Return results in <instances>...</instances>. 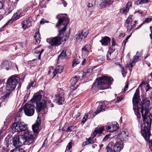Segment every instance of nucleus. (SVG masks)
Segmentation results:
<instances>
[{
    "label": "nucleus",
    "instance_id": "1",
    "mask_svg": "<svg viewBox=\"0 0 152 152\" xmlns=\"http://www.w3.org/2000/svg\"><path fill=\"white\" fill-rule=\"evenodd\" d=\"M150 103V101L148 100L146 101L145 104L146 103L147 104L146 107H146L145 109L144 108V106L142 105V102L140 104V106L141 107V113L144 122L141 126V132L142 136L146 140H148L151 135V127L152 120L150 116L151 114L147 109L149 107L148 105Z\"/></svg>",
    "mask_w": 152,
    "mask_h": 152
},
{
    "label": "nucleus",
    "instance_id": "2",
    "mask_svg": "<svg viewBox=\"0 0 152 152\" xmlns=\"http://www.w3.org/2000/svg\"><path fill=\"white\" fill-rule=\"evenodd\" d=\"M35 137L29 131H27L24 136H15L12 138V142L15 147L20 146L22 145H27L29 146L35 142Z\"/></svg>",
    "mask_w": 152,
    "mask_h": 152
},
{
    "label": "nucleus",
    "instance_id": "3",
    "mask_svg": "<svg viewBox=\"0 0 152 152\" xmlns=\"http://www.w3.org/2000/svg\"><path fill=\"white\" fill-rule=\"evenodd\" d=\"M111 83L110 78L106 76H102L97 78L93 85L94 86L97 83L96 85L100 89L103 90L109 88Z\"/></svg>",
    "mask_w": 152,
    "mask_h": 152
},
{
    "label": "nucleus",
    "instance_id": "4",
    "mask_svg": "<svg viewBox=\"0 0 152 152\" xmlns=\"http://www.w3.org/2000/svg\"><path fill=\"white\" fill-rule=\"evenodd\" d=\"M19 80V78L16 75L10 77L7 81L6 90L10 92L14 90Z\"/></svg>",
    "mask_w": 152,
    "mask_h": 152
},
{
    "label": "nucleus",
    "instance_id": "5",
    "mask_svg": "<svg viewBox=\"0 0 152 152\" xmlns=\"http://www.w3.org/2000/svg\"><path fill=\"white\" fill-rule=\"evenodd\" d=\"M140 98L139 89V88H137L136 89L132 99L133 110L136 115L140 114V108L141 109V107L140 106V104L138 103Z\"/></svg>",
    "mask_w": 152,
    "mask_h": 152
},
{
    "label": "nucleus",
    "instance_id": "6",
    "mask_svg": "<svg viewBox=\"0 0 152 152\" xmlns=\"http://www.w3.org/2000/svg\"><path fill=\"white\" fill-rule=\"evenodd\" d=\"M11 129L14 132L19 133L25 131L27 129V125L19 119L17 121L15 119L14 123L11 125Z\"/></svg>",
    "mask_w": 152,
    "mask_h": 152
},
{
    "label": "nucleus",
    "instance_id": "7",
    "mask_svg": "<svg viewBox=\"0 0 152 152\" xmlns=\"http://www.w3.org/2000/svg\"><path fill=\"white\" fill-rule=\"evenodd\" d=\"M69 19L68 17H64V18L59 19L56 25V27H59L62 24L64 26V27L62 29L59 30L58 31V36L62 39L64 36V32L66 30V27L69 23Z\"/></svg>",
    "mask_w": 152,
    "mask_h": 152
},
{
    "label": "nucleus",
    "instance_id": "8",
    "mask_svg": "<svg viewBox=\"0 0 152 152\" xmlns=\"http://www.w3.org/2000/svg\"><path fill=\"white\" fill-rule=\"evenodd\" d=\"M35 108V105L33 103H27L23 106V110L25 114L28 116H32L34 113Z\"/></svg>",
    "mask_w": 152,
    "mask_h": 152
},
{
    "label": "nucleus",
    "instance_id": "9",
    "mask_svg": "<svg viewBox=\"0 0 152 152\" xmlns=\"http://www.w3.org/2000/svg\"><path fill=\"white\" fill-rule=\"evenodd\" d=\"M62 39L59 36H57L51 39H48L47 41L52 46H58L61 43V40Z\"/></svg>",
    "mask_w": 152,
    "mask_h": 152
},
{
    "label": "nucleus",
    "instance_id": "10",
    "mask_svg": "<svg viewBox=\"0 0 152 152\" xmlns=\"http://www.w3.org/2000/svg\"><path fill=\"white\" fill-rule=\"evenodd\" d=\"M65 99L63 93H58L55 95L54 102L58 105L64 104Z\"/></svg>",
    "mask_w": 152,
    "mask_h": 152
},
{
    "label": "nucleus",
    "instance_id": "11",
    "mask_svg": "<svg viewBox=\"0 0 152 152\" xmlns=\"http://www.w3.org/2000/svg\"><path fill=\"white\" fill-rule=\"evenodd\" d=\"M88 34V31L86 29H83L80 32L76 35L75 38L77 39H84L87 36Z\"/></svg>",
    "mask_w": 152,
    "mask_h": 152
},
{
    "label": "nucleus",
    "instance_id": "12",
    "mask_svg": "<svg viewBox=\"0 0 152 152\" xmlns=\"http://www.w3.org/2000/svg\"><path fill=\"white\" fill-rule=\"evenodd\" d=\"M79 76H75L72 77L70 80L71 86L70 88L72 90L76 89L78 87L77 85H76V83L79 79Z\"/></svg>",
    "mask_w": 152,
    "mask_h": 152
},
{
    "label": "nucleus",
    "instance_id": "13",
    "mask_svg": "<svg viewBox=\"0 0 152 152\" xmlns=\"http://www.w3.org/2000/svg\"><path fill=\"white\" fill-rule=\"evenodd\" d=\"M71 55V52L69 50L64 51L63 50L58 57V60L67 58Z\"/></svg>",
    "mask_w": 152,
    "mask_h": 152
},
{
    "label": "nucleus",
    "instance_id": "14",
    "mask_svg": "<svg viewBox=\"0 0 152 152\" xmlns=\"http://www.w3.org/2000/svg\"><path fill=\"white\" fill-rule=\"evenodd\" d=\"M124 147L123 143L122 142H118L115 143L113 146V151L114 152H119Z\"/></svg>",
    "mask_w": 152,
    "mask_h": 152
},
{
    "label": "nucleus",
    "instance_id": "15",
    "mask_svg": "<svg viewBox=\"0 0 152 152\" xmlns=\"http://www.w3.org/2000/svg\"><path fill=\"white\" fill-rule=\"evenodd\" d=\"M42 97V95L39 93L35 94H34L33 98L31 100V103H33V104H35V103H37V101H39Z\"/></svg>",
    "mask_w": 152,
    "mask_h": 152
},
{
    "label": "nucleus",
    "instance_id": "16",
    "mask_svg": "<svg viewBox=\"0 0 152 152\" xmlns=\"http://www.w3.org/2000/svg\"><path fill=\"white\" fill-rule=\"evenodd\" d=\"M103 102L102 101L97 102H96V104H99V107H98L97 108V110L95 113L96 115L100 113L106 108V105L104 104H103Z\"/></svg>",
    "mask_w": 152,
    "mask_h": 152
},
{
    "label": "nucleus",
    "instance_id": "17",
    "mask_svg": "<svg viewBox=\"0 0 152 152\" xmlns=\"http://www.w3.org/2000/svg\"><path fill=\"white\" fill-rule=\"evenodd\" d=\"M35 104L36 105L37 110L38 112H40L45 107V102L44 101L39 103H35Z\"/></svg>",
    "mask_w": 152,
    "mask_h": 152
},
{
    "label": "nucleus",
    "instance_id": "18",
    "mask_svg": "<svg viewBox=\"0 0 152 152\" xmlns=\"http://www.w3.org/2000/svg\"><path fill=\"white\" fill-rule=\"evenodd\" d=\"M102 39L99 41L101 42L102 45L107 46L108 45L109 43L110 42V39L108 37H102Z\"/></svg>",
    "mask_w": 152,
    "mask_h": 152
},
{
    "label": "nucleus",
    "instance_id": "19",
    "mask_svg": "<svg viewBox=\"0 0 152 152\" xmlns=\"http://www.w3.org/2000/svg\"><path fill=\"white\" fill-rule=\"evenodd\" d=\"M40 126V123L39 122H37L33 124L32 126V129L33 131L35 134H37L39 132V127Z\"/></svg>",
    "mask_w": 152,
    "mask_h": 152
},
{
    "label": "nucleus",
    "instance_id": "20",
    "mask_svg": "<svg viewBox=\"0 0 152 152\" xmlns=\"http://www.w3.org/2000/svg\"><path fill=\"white\" fill-rule=\"evenodd\" d=\"M22 27L24 28H28L31 25V20L28 18L26 19V20L23 21L21 23Z\"/></svg>",
    "mask_w": 152,
    "mask_h": 152
},
{
    "label": "nucleus",
    "instance_id": "21",
    "mask_svg": "<svg viewBox=\"0 0 152 152\" xmlns=\"http://www.w3.org/2000/svg\"><path fill=\"white\" fill-rule=\"evenodd\" d=\"M63 69V66L61 65H58L57 66L55 70L53 72V77L55 76L58 73H61Z\"/></svg>",
    "mask_w": 152,
    "mask_h": 152
},
{
    "label": "nucleus",
    "instance_id": "22",
    "mask_svg": "<svg viewBox=\"0 0 152 152\" xmlns=\"http://www.w3.org/2000/svg\"><path fill=\"white\" fill-rule=\"evenodd\" d=\"M113 2V0H104L101 3L100 5V7L102 8L106 7L107 5H109Z\"/></svg>",
    "mask_w": 152,
    "mask_h": 152
},
{
    "label": "nucleus",
    "instance_id": "23",
    "mask_svg": "<svg viewBox=\"0 0 152 152\" xmlns=\"http://www.w3.org/2000/svg\"><path fill=\"white\" fill-rule=\"evenodd\" d=\"M91 49V47L89 45H86L82 49V55L87 54H88V53Z\"/></svg>",
    "mask_w": 152,
    "mask_h": 152
},
{
    "label": "nucleus",
    "instance_id": "24",
    "mask_svg": "<svg viewBox=\"0 0 152 152\" xmlns=\"http://www.w3.org/2000/svg\"><path fill=\"white\" fill-rule=\"evenodd\" d=\"M31 147L29 146L28 149H25V150L22 148H15L11 151V152H26L27 151L28 152L30 150ZM24 148L26 149V147H24Z\"/></svg>",
    "mask_w": 152,
    "mask_h": 152
},
{
    "label": "nucleus",
    "instance_id": "25",
    "mask_svg": "<svg viewBox=\"0 0 152 152\" xmlns=\"http://www.w3.org/2000/svg\"><path fill=\"white\" fill-rule=\"evenodd\" d=\"M63 131L66 132H74L76 130L77 127L76 126H73L69 127L66 129H64V127L63 128Z\"/></svg>",
    "mask_w": 152,
    "mask_h": 152
},
{
    "label": "nucleus",
    "instance_id": "26",
    "mask_svg": "<svg viewBox=\"0 0 152 152\" xmlns=\"http://www.w3.org/2000/svg\"><path fill=\"white\" fill-rule=\"evenodd\" d=\"M1 66L2 69H5L7 70H8L9 67L8 62L7 61H4L1 63Z\"/></svg>",
    "mask_w": 152,
    "mask_h": 152
},
{
    "label": "nucleus",
    "instance_id": "27",
    "mask_svg": "<svg viewBox=\"0 0 152 152\" xmlns=\"http://www.w3.org/2000/svg\"><path fill=\"white\" fill-rule=\"evenodd\" d=\"M104 128L101 127L100 128H96L95 129L93 132V134L96 136V135L98 133L99 134L102 133L104 130Z\"/></svg>",
    "mask_w": 152,
    "mask_h": 152
},
{
    "label": "nucleus",
    "instance_id": "28",
    "mask_svg": "<svg viewBox=\"0 0 152 152\" xmlns=\"http://www.w3.org/2000/svg\"><path fill=\"white\" fill-rule=\"evenodd\" d=\"M34 37L35 40V44H38L40 43V34L39 32H37L35 33L34 36Z\"/></svg>",
    "mask_w": 152,
    "mask_h": 152
},
{
    "label": "nucleus",
    "instance_id": "29",
    "mask_svg": "<svg viewBox=\"0 0 152 152\" xmlns=\"http://www.w3.org/2000/svg\"><path fill=\"white\" fill-rule=\"evenodd\" d=\"M94 143V141L92 138L89 137L88 138L86 139V141L84 142V145L92 144Z\"/></svg>",
    "mask_w": 152,
    "mask_h": 152
},
{
    "label": "nucleus",
    "instance_id": "30",
    "mask_svg": "<svg viewBox=\"0 0 152 152\" xmlns=\"http://www.w3.org/2000/svg\"><path fill=\"white\" fill-rule=\"evenodd\" d=\"M128 133H126L124 131L122 132L120 135V136H121L123 138L121 139V140L125 141L126 139H127V137H128Z\"/></svg>",
    "mask_w": 152,
    "mask_h": 152
},
{
    "label": "nucleus",
    "instance_id": "31",
    "mask_svg": "<svg viewBox=\"0 0 152 152\" xmlns=\"http://www.w3.org/2000/svg\"><path fill=\"white\" fill-rule=\"evenodd\" d=\"M20 17V12L18 11L13 16V20H16L19 19Z\"/></svg>",
    "mask_w": 152,
    "mask_h": 152
},
{
    "label": "nucleus",
    "instance_id": "32",
    "mask_svg": "<svg viewBox=\"0 0 152 152\" xmlns=\"http://www.w3.org/2000/svg\"><path fill=\"white\" fill-rule=\"evenodd\" d=\"M139 53L138 51L137 52L136 54L134 57V59L132 61V63H135L138 61L139 59Z\"/></svg>",
    "mask_w": 152,
    "mask_h": 152
},
{
    "label": "nucleus",
    "instance_id": "33",
    "mask_svg": "<svg viewBox=\"0 0 152 152\" xmlns=\"http://www.w3.org/2000/svg\"><path fill=\"white\" fill-rule=\"evenodd\" d=\"M148 2V0H138L135 2L136 5L141 4L144 3H147Z\"/></svg>",
    "mask_w": 152,
    "mask_h": 152
},
{
    "label": "nucleus",
    "instance_id": "34",
    "mask_svg": "<svg viewBox=\"0 0 152 152\" xmlns=\"http://www.w3.org/2000/svg\"><path fill=\"white\" fill-rule=\"evenodd\" d=\"M6 142V145L7 147L10 145L12 144V139H9L7 137L5 139Z\"/></svg>",
    "mask_w": 152,
    "mask_h": 152
},
{
    "label": "nucleus",
    "instance_id": "35",
    "mask_svg": "<svg viewBox=\"0 0 152 152\" xmlns=\"http://www.w3.org/2000/svg\"><path fill=\"white\" fill-rule=\"evenodd\" d=\"M13 22L12 19H10L9 21H8L3 27H2L1 28H0V31H2L4 28H5V27L9 23H12Z\"/></svg>",
    "mask_w": 152,
    "mask_h": 152
},
{
    "label": "nucleus",
    "instance_id": "36",
    "mask_svg": "<svg viewBox=\"0 0 152 152\" xmlns=\"http://www.w3.org/2000/svg\"><path fill=\"white\" fill-rule=\"evenodd\" d=\"M112 145L109 144L106 148L107 152H113L112 149L111 148Z\"/></svg>",
    "mask_w": 152,
    "mask_h": 152
},
{
    "label": "nucleus",
    "instance_id": "37",
    "mask_svg": "<svg viewBox=\"0 0 152 152\" xmlns=\"http://www.w3.org/2000/svg\"><path fill=\"white\" fill-rule=\"evenodd\" d=\"M118 65L121 68V72L122 75H123L124 77H125V75L126 74V72L125 71L124 67L122 66L120 64H119Z\"/></svg>",
    "mask_w": 152,
    "mask_h": 152
},
{
    "label": "nucleus",
    "instance_id": "38",
    "mask_svg": "<svg viewBox=\"0 0 152 152\" xmlns=\"http://www.w3.org/2000/svg\"><path fill=\"white\" fill-rule=\"evenodd\" d=\"M72 140H71L70 142L68 143L65 152H66L68 151H69L72 148Z\"/></svg>",
    "mask_w": 152,
    "mask_h": 152
},
{
    "label": "nucleus",
    "instance_id": "39",
    "mask_svg": "<svg viewBox=\"0 0 152 152\" xmlns=\"http://www.w3.org/2000/svg\"><path fill=\"white\" fill-rule=\"evenodd\" d=\"M129 10V7H126V8L125 9H122L121 10L120 12H121L122 13H125L126 12H128Z\"/></svg>",
    "mask_w": 152,
    "mask_h": 152
},
{
    "label": "nucleus",
    "instance_id": "40",
    "mask_svg": "<svg viewBox=\"0 0 152 152\" xmlns=\"http://www.w3.org/2000/svg\"><path fill=\"white\" fill-rule=\"evenodd\" d=\"M79 63L80 61H79L77 59H75L73 61L72 66L73 67L75 66H76L77 64H78Z\"/></svg>",
    "mask_w": 152,
    "mask_h": 152
},
{
    "label": "nucleus",
    "instance_id": "41",
    "mask_svg": "<svg viewBox=\"0 0 152 152\" xmlns=\"http://www.w3.org/2000/svg\"><path fill=\"white\" fill-rule=\"evenodd\" d=\"M152 20V16H150L149 18H146L143 21L144 23H148Z\"/></svg>",
    "mask_w": 152,
    "mask_h": 152
},
{
    "label": "nucleus",
    "instance_id": "42",
    "mask_svg": "<svg viewBox=\"0 0 152 152\" xmlns=\"http://www.w3.org/2000/svg\"><path fill=\"white\" fill-rule=\"evenodd\" d=\"M146 141L149 140V148L150 151L152 152V139L149 140V139L148 140H146Z\"/></svg>",
    "mask_w": 152,
    "mask_h": 152
},
{
    "label": "nucleus",
    "instance_id": "43",
    "mask_svg": "<svg viewBox=\"0 0 152 152\" xmlns=\"http://www.w3.org/2000/svg\"><path fill=\"white\" fill-rule=\"evenodd\" d=\"M112 127L113 129V131H115L118 130V129L117 123L115 124L114 125H113Z\"/></svg>",
    "mask_w": 152,
    "mask_h": 152
},
{
    "label": "nucleus",
    "instance_id": "44",
    "mask_svg": "<svg viewBox=\"0 0 152 152\" xmlns=\"http://www.w3.org/2000/svg\"><path fill=\"white\" fill-rule=\"evenodd\" d=\"M10 94V93H6L4 96H3L2 99H8L9 96Z\"/></svg>",
    "mask_w": 152,
    "mask_h": 152
},
{
    "label": "nucleus",
    "instance_id": "45",
    "mask_svg": "<svg viewBox=\"0 0 152 152\" xmlns=\"http://www.w3.org/2000/svg\"><path fill=\"white\" fill-rule=\"evenodd\" d=\"M0 152H8V151L7 149L4 147L1 148V149H0Z\"/></svg>",
    "mask_w": 152,
    "mask_h": 152
},
{
    "label": "nucleus",
    "instance_id": "46",
    "mask_svg": "<svg viewBox=\"0 0 152 152\" xmlns=\"http://www.w3.org/2000/svg\"><path fill=\"white\" fill-rule=\"evenodd\" d=\"M48 22V21L45 20L44 18H42L39 22V23L41 24H42L44 23H45Z\"/></svg>",
    "mask_w": 152,
    "mask_h": 152
},
{
    "label": "nucleus",
    "instance_id": "47",
    "mask_svg": "<svg viewBox=\"0 0 152 152\" xmlns=\"http://www.w3.org/2000/svg\"><path fill=\"white\" fill-rule=\"evenodd\" d=\"M132 21V19L131 17H129L126 20V23L127 24H129L130 22Z\"/></svg>",
    "mask_w": 152,
    "mask_h": 152
},
{
    "label": "nucleus",
    "instance_id": "48",
    "mask_svg": "<svg viewBox=\"0 0 152 152\" xmlns=\"http://www.w3.org/2000/svg\"><path fill=\"white\" fill-rule=\"evenodd\" d=\"M131 36V35H129V36H128L123 41V43L124 44V45L126 44V42H127V41L128 40V39Z\"/></svg>",
    "mask_w": 152,
    "mask_h": 152
},
{
    "label": "nucleus",
    "instance_id": "49",
    "mask_svg": "<svg viewBox=\"0 0 152 152\" xmlns=\"http://www.w3.org/2000/svg\"><path fill=\"white\" fill-rule=\"evenodd\" d=\"M44 50L43 49H42L40 51H38V53H39V55L38 56V59H41V55L42 54V53L44 51Z\"/></svg>",
    "mask_w": 152,
    "mask_h": 152
},
{
    "label": "nucleus",
    "instance_id": "50",
    "mask_svg": "<svg viewBox=\"0 0 152 152\" xmlns=\"http://www.w3.org/2000/svg\"><path fill=\"white\" fill-rule=\"evenodd\" d=\"M30 93V92L28 94H26V95L24 97V102H26L27 101L28 98L29 96V94Z\"/></svg>",
    "mask_w": 152,
    "mask_h": 152
},
{
    "label": "nucleus",
    "instance_id": "51",
    "mask_svg": "<svg viewBox=\"0 0 152 152\" xmlns=\"http://www.w3.org/2000/svg\"><path fill=\"white\" fill-rule=\"evenodd\" d=\"M61 15L60 14L57 15L56 17V18L58 19V20H59V19L62 18H64V17H67L66 16V15L65 16H62L61 18Z\"/></svg>",
    "mask_w": 152,
    "mask_h": 152
},
{
    "label": "nucleus",
    "instance_id": "52",
    "mask_svg": "<svg viewBox=\"0 0 152 152\" xmlns=\"http://www.w3.org/2000/svg\"><path fill=\"white\" fill-rule=\"evenodd\" d=\"M110 135L107 134L105 135V137L103 138V141H105L107 140L108 139Z\"/></svg>",
    "mask_w": 152,
    "mask_h": 152
},
{
    "label": "nucleus",
    "instance_id": "53",
    "mask_svg": "<svg viewBox=\"0 0 152 152\" xmlns=\"http://www.w3.org/2000/svg\"><path fill=\"white\" fill-rule=\"evenodd\" d=\"M128 87V83L126 82V86L125 87V88L124 90V92H125V91H126Z\"/></svg>",
    "mask_w": 152,
    "mask_h": 152
},
{
    "label": "nucleus",
    "instance_id": "54",
    "mask_svg": "<svg viewBox=\"0 0 152 152\" xmlns=\"http://www.w3.org/2000/svg\"><path fill=\"white\" fill-rule=\"evenodd\" d=\"M88 73V72L86 71V69L83 70V77H85L86 75Z\"/></svg>",
    "mask_w": 152,
    "mask_h": 152
},
{
    "label": "nucleus",
    "instance_id": "55",
    "mask_svg": "<svg viewBox=\"0 0 152 152\" xmlns=\"http://www.w3.org/2000/svg\"><path fill=\"white\" fill-rule=\"evenodd\" d=\"M80 114H81L80 112L78 113L76 115H75V116H74V118L76 119L77 118H78L80 116Z\"/></svg>",
    "mask_w": 152,
    "mask_h": 152
},
{
    "label": "nucleus",
    "instance_id": "56",
    "mask_svg": "<svg viewBox=\"0 0 152 152\" xmlns=\"http://www.w3.org/2000/svg\"><path fill=\"white\" fill-rule=\"evenodd\" d=\"M132 6V3L131 2H128L126 4V7H131Z\"/></svg>",
    "mask_w": 152,
    "mask_h": 152
},
{
    "label": "nucleus",
    "instance_id": "57",
    "mask_svg": "<svg viewBox=\"0 0 152 152\" xmlns=\"http://www.w3.org/2000/svg\"><path fill=\"white\" fill-rule=\"evenodd\" d=\"M92 69L91 68H88L86 69V71L88 73L92 72Z\"/></svg>",
    "mask_w": 152,
    "mask_h": 152
},
{
    "label": "nucleus",
    "instance_id": "58",
    "mask_svg": "<svg viewBox=\"0 0 152 152\" xmlns=\"http://www.w3.org/2000/svg\"><path fill=\"white\" fill-rule=\"evenodd\" d=\"M86 59L85 58H83L82 59V61L81 62V64L82 65H84L86 63Z\"/></svg>",
    "mask_w": 152,
    "mask_h": 152
},
{
    "label": "nucleus",
    "instance_id": "59",
    "mask_svg": "<svg viewBox=\"0 0 152 152\" xmlns=\"http://www.w3.org/2000/svg\"><path fill=\"white\" fill-rule=\"evenodd\" d=\"M112 46H115V43L114 38L112 40Z\"/></svg>",
    "mask_w": 152,
    "mask_h": 152
},
{
    "label": "nucleus",
    "instance_id": "60",
    "mask_svg": "<svg viewBox=\"0 0 152 152\" xmlns=\"http://www.w3.org/2000/svg\"><path fill=\"white\" fill-rule=\"evenodd\" d=\"M62 3L64 6L65 7L67 6V2L64 0H63L62 1Z\"/></svg>",
    "mask_w": 152,
    "mask_h": 152
},
{
    "label": "nucleus",
    "instance_id": "61",
    "mask_svg": "<svg viewBox=\"0 0 152 152\" xmlns=\"http://www.w3.org/2000/svg\"><path fill=\"white\" fill-rule=\"evenodd\" d=\"M86 120H87V119H86V118H85V116L83 118V120L81 121V123L83 124H84L85 123V122H86Z\"/></svg>",
    "mask_w": 152,
    "mask_h": 152
},
{
    "label": "nucleus",
    "instance_id": "62",
    "mask_svg": "<svg viewBox=\"0 0 152 152\" xmlns=\"http://www.w3.org/2000/svg\"><path fill=\"white\" fill-rule=\"evenodd\" d=\"M122 98H118V99L115 102L116 103H118L119 102H121V100H122Z\"/></svg>",
    "mask_w": 152,
    "mask_h": 152
},
{
    "label": "nucleus",
    "instance_id": "63",
    "mask_svg": "<svg viewBox=\"0 0 152 152\" xmlns=\"http://www.w3.org/2000/svg\"><path fill=\"white\" fill-rule=\"evenodd\" d=\"M151 88V87L149 86V85H148L146 88V91H148Z\"/></svg>",
    "mask_w": 152,
    "mask_h": 152
},
{
    "label": "nucleus",
    "instance_id": "64",
    "mask_svg": "<svg viewBox=\"0 0 152 152\" xmlns=\"http://www.w3.org/2000/svg\"><path fill=\"white\" fill-rule=\"evenodd\" d=\"M93 5L92 4L90 3H88V5H87V6L88 7L91 8L93 7Z\"/></svg>",
    "mask_w": 152,
    "mask_h": 152
}]
</instances>
